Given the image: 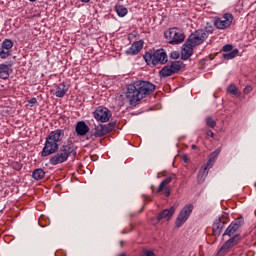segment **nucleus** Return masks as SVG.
I'll return each instance as SVG.
<instances>
[{"label": "nucleus", "mask_w": 256, "mask_h": 256, "mask_svg": "<svg viewBox=\"0 0 256 256\" xmlns=\"http://www.w3.org/2000/svg\"><path fill=\"white\" fill-rule=\"evenodd\" d=\"M155 91V84L149 81L138 80L133 84H129L126 91V99L130 105H135L141 99H145L147 95H151Z\"/></svg>", "instance_id": "1"}, {"label": "nucleus", "mask_w": 256, "mask_h": 256, "mask_svg": "<svg viewBox=\"0 0 256 256\" xmlns=\"http://www.w3.org/2000/svg\"><path fill=\"white\" fill-rule=\"evenodd\" d=\"M77 157V146L73 142H68L60 147V150L50 158V165H61L65 163L69 157Z\"/></svg>", "instance_id": "2"}, {"label": "nucleus", "mask_w": 256, "mask_h": 256, "mask_svg": "<svg viewBox=\"0 0 256 256\" xmlns=\"http://www.w3.org/2000/svg\"><path fill=\"white\" fill-rule=\"evenodd\" d=\"M223 235H228V237L231 238L219 249L217 253L218 256L227 255L231 247H235V245L241 241V235H239V225H229Z\"/></svg>", "instance_id": "3"}, {"label": "nucleus", "mask_w": 256, "mask_h": 256, "mask_svg": "<svg viewBox=\"0 0 256 256\" xmlns=\"http://www.w3.org/2000/svg\"><path fill=\"white\" fill-rule=\"evenodd\" d=\"M144 60L147 65H165L167 63V53L163 49H158L155 52H147L144 55Z\"/></svg>", "instance_id": "4"}, {"label": "nucleus", "mask_w": 256, "mask_h": 256, "mask_svg": "<svg viewBox=\"0 0 256 256\" xmlns=\"http://www.w3.org/2000/svg\"><path fill=\"white\" fill-rule=\"evenodd\" d=\"M164 37L170 45H181L185 41V33L177 27L166 30Z\"/></svg>", "instance_id": "5"}, {"label": "nucleus", "mask_w": 256, "mask_h": 256, "mask_svg": "<svg viewBox=\"0 0 256 256\" xmlns=\"http://www.w3.org/2000/svg\"><path fill=\"white\" fill-rule=\"evenodd\" d=\"M183 67V63L180 61H174L170 65H166L159 71L160 77H171V75H175V73H179L181 68Z\"/></svg>", "instance_id": "6"}, {"label": "nucleus", "mask_w": 256, "mask_h": 256, "mask_svg": "<svg viewBox=\"0 0 256 256\" xmlns=\"http://www.w3.org/2000/svg\"><path fill=\"white\" fill-rule=\"evenodd\" d=\"M233 23V14L226 13L221 18H215L214 25L217 29H229Z\"/></svg>", "instance_id": "7"}, {"label": "nucleus", "mask_w": 256, "mask_h": 256, "mask_svg": "<svg viewBox=\"0 0 256 256\" xmlns=\"http://www.w3.org/2000/svg\"><path fill=\"white\" fill-rule=\"evenodd\" d=\"M193 204H186L178 214L176 219V225H183V223L187 222V219L191 217V213H193Z\"/></svg>", "instance_id": "8"}, {"label": "nucleus", "mask_w": 256, "mask_h": 256, "mask_svg": "<svg viewBox=\"0 0 256 256\" xmlns=\"http://www.w3.org/2000/svg\"><path fill=\"white\" fill-rule=\"evenodd\" d=\"M206 39L207 33L201 30H196L188 37L187 41L188 43H191L193 47H197V45H201V43H203Z\"/></svg>", "instance_id": "9"}, {"label": "nucleus", "mask_w": 256, "mask_h": 256, "mask_svg": "<svg viewBox=\"0 0 256 256\" xmlns=\"http://www.w3.org/2000/svg\"><path fill=\"white\" fill-rule=\"evenodd\" d=\"M111 116L112 114L110 110L102 106L96 108L94 111V119H96V121H100L101 123H107V121L111 119Z\"/></svg>", "instance_id": "10"}, {"label": "nucleus", "mask_w": 256, "mask_h": 256, "mask_svg": "<svg viewBox=\"0 0 256 256\" xmlns=\"http://www.w3.org/2000/svg\"><path fill=\"white\" fill-rule=\"evenodd\" d=\"M58 150H59V144H56V142H53L49 140V138H46V142L42 149L41 155L42 157H49V155H53L54 153H57Z\"/></svg>", "instance_id": "11"}, {"label": "nucleus", "mask_w": 256, "mask_h": 256, "mask_svg": "<svg viewBox=\"0 0 256 256\" xmlns=\"http://www.w3.org/2000/svg\"><path fill=\"white\" fill-rule=\"evenodd\" d=\"M64 137H65V130L57 129V130L52 131L46 137V139H48L49 141H52V142L56 143L57 145H59L60 141H63Z\"/></svg>", "instance_id": "12"}, {"label": "nucleus", "mask_w": 256, "mask_h": 256, "mask_svg": "<svg viewBox=\"0 0 256 256\" xmlns=\"http://www.w3.org/2000/svg\"><path fill=\"white\" fill-rule=\"evenodd\" d=\"M195 46H193L188 40L183 44L182 51H181V59L183 61H187L193 55V49Z\"/></svg>", "instance_id": "13"}, {"label": "nucleus", "mask_w": 256, "mask_h": 256, "mask_svg": "<svg viewBox=\"0 0 256 256\" xmlns=\"http://www.w3.org/2000/svg\"><path fill=\"white\" fill-rule=\"evenodd\" d=\"M175 211H177V208H175V206L170 207L169 209H164L157 217L158 221H163V219H165V221H170L171 217H173V215H175Z\"/></svg>", "instance_id": "14"}, {"label": "nucleus", "mask_w": 256, "mask_h": 256, "mask_svg": "<svg viewBox=\"0 0 256 256\" xmlns=\"http://www.w3.org/2000/svg\"><path fill=\"white\" fill-rule=\"evenodd\" d=\"M141 49H143V41L142 40L136 41L131 45V47H129L126 50V55H130V56L138 55V53L141 52Z\"/></svg>", "instance_id": "15"}, {"label": "nucleus", "mask_w": 256, "mask_h": 256, "mask_svg": "<svg viewBox=\"0 0 256 256\" xmlns=\"http://www.w3.org/2000/svg\"><path fill=\"white\" fill-rule=\"evenodd\" d=\"M75 131L78 137H84L89 132V126H87L85 121H79L76 124Z\"/></svg>", "instance_id": "16"}, {"label": "nucleus", "mask_w": 256, "mask_h": 256, "mask_svg": "<svg viewBox=\"0 0 256 256\" xmlns=\"http://www.w3.org/2000/svg\"><path fill=\"white\" fill-rule=\"evenodd\" d=\"M67 91H69V88L62 82L56 86L55 95L59 98H63L64 95H67Z\"/></svg>", "instance_id": "17"}, {"label": "nucleus", "mask_w": 256, "mask_h": 256, "mask_svg": "<svg viewBox=\"0 0 256 256\" xmlns=\"http://www.w3.org/2000/svg\"><path fill=\"white\" fill-rule=\"evenodd\" d=\"M174 179H177V176L175 174H173V175L167 177L166 179H164L160 183L158 189L156 190V193H161L165 189V187H167L169 185V183H171V181H174Z\"/></svg>", "instance_id": "18"}, {"label": "nucleus", "mask_w": 256, "mask_h": 256, "mask_svg": "<svg viewBox=\"0 0 256 256\" xmlns=\"http://www.w3.org/2000/svg\"><path fill=\"white\" fill-rule=\"evenodd\" d=\"M9 71H11V66L0 64V79H9Z\"/></svg>", "instance_id": "19"}, {"label": "nucleus", "mask_w": 256, "mask_h": 256, "mask_svg": "<svg viewBox=\"0 0 256 256\" xmlns=\"http://www.w3.org/2000/svg\"><path fill=\"white\" fill-rule=\"evenodd\" d=\"M207 175H209V168H207V166H203L202 168H200L198 172V183H203Z\"/></svg>", "instance_id": "20"}, {"label": "nucleus", "mask_w": 256, "mask_h": 256, "mask_svg": "<svg viewBox=\"0 0 256 256\" xmlns=\"http://www.w3.org/2000/svg\"><path fill=\"white\" fill-rule=\"evenodd\" d=\"M108 130L105 128V126L99 124L98 126H95L94 135L96 137H103L104 135H107Z\"/></svg>", "instance_id": "21"}, {"label": "nucleus", "mask_w": 256, "mask_h": 256, "mask_svg": "<svg viewBox=\"0 0 256 256\" xmlns=\"http://www.w3.org/2000/svg\"><path fill=\"white\" fill-rule=\"evenodd\" d=\"M227 223H229V214L227 213L222 214L214 221V225H227Z\"/></svg>", "instance_id": "22"}, {"label": "nucleus", "mask_w": 256, "mask_h": 256, "mask_svg": "<svg viewBox=\"0 0 256 256\" xmlns=\"http://www.w3.org/2000/svg\"><path fill=\"white\" fill-rule=\"evenodd\" d=\"M32 177L35 179V181H41V179H45V171L41 168H38L33 171Z\"/></svg>", "instance_id": "23"}, {"label": "nucleus", "mask_w": 256, "mask_h": 256, "mask_svg": "<svg viewBox=\"0 0 256 256\" xmlns=\"http://www.w3.org/2000/svg\"><path fill=\"white\" fill-rule=\"evenodd\" d=\"M115 11H116L118 17H125V15H127V13H129L127 8L123 5H116Z\"/></svg>", "instance_id": "24"}, {"label": "nucleus", "mask_w": 256, "mask_h": 256, "mask_svg": "<svg viewBox=\"0 0 256 256\" xmlns=\"http://www.w3.org/2000/svg\"><path fill=\"white\" fill-rule=\"evenodd\" d=\"M239 55V49H234L231 52H226L223 54V59H226V61H229L231 59H235Z\"/></svg>", "instance_id": "25"}, {"label": "nucleus", "mask_w": 256, "mask_h": 256, "mask_svg": "<svg viewBox=\"0 0 256 256\" xmlns=\"http://www.w3.org/2000/svg\"><path fill=\"white\" fill-rule=\"evenodd\" d=\"M206 125L211 129H215V127H217V122L211 116H208L206 117Z\"/></svg>", "instance_id": "26"}, {"label": "nucleus", "mask_w": 256, "mask_h": 256, "mask_svg": "<svg viewBox=\"0 0 256 256\" xmlns=\"http://www.w3.org/2000/svg\"><path fill=\"white\" fill-rule=\"evenodd\" d=\"M2 48L7 49L8 51H11L13 48V41L9 39H5L2 43Z\"/></svg>", "instance_id": "27"}, {"label": "nucleus", "mask_w": 256, "mask_h": 256, "mask_svg": "<svg viewBox=\"0 0 256 256\" xmlns=\"http://www.w3.org/2000/svg\"><path fill=\"white\" fill-rule=\"evenodd\" d=\"M11 51L7 50L6 48H3V46L0 48V57L1 59H7V57L10 55Z\"/></svg>", "instance_id": "28"}, {"label": "nucleus", "mask_w": 256, "mask_h": 256, "mask_svg": "<svg viewBox=\"0 0 256 256\" xmlns=\"http://www.w3.org/2000/svg\"><path fill=\"white\" fill-rule=\"evenodd\" d=\"M219 153H221V148H217L214 152H212L209 156L210 159H214L215 161L219 157Z\"/></svg>", "instance_id": "29"}, {"label": "nucleus", "mask_w": 256, "mask_h": 256, "mask_svg": "<svg viewBox=\"0 0 256 256\" xmlns=\"http://www.w3.org/2000/svg\"><path fill=\"white\" fill-rule=\"evenodd\" d=\"M222 51L224 53H231V51H234L233 50V45H231V44L224 45L223 48H222Z\"/></svg>", "instance_id": "30"}, {"label": "nucleus", "mask_w": 256, "mask_h": 256, "mask_svg": "<svg viewBox=\"0 0 256 256\" xmlns=\"http://www.w3.org/2000/svg\"><path fill=\"white\" fill-rule=\"evenodd\" d=\"M245 221L243 220V217H238L235 219V221L231 222L230 225H243Z\"/></svg>", "instance_id": "31"}, {"label": "nucleus", "mask_w": 256, "mask_h": 256, "mask_svg": "<svg viewBox=\"0 0 256 256\" xmlns=\"http://www.w3.org/2000/svg\"><path fill=\"white\" fill-rule=\"evenodd\" d=\"M222 229H223V226H219V225L213 226L214 235H221V230Z\"/></svg>", "instance_id": "32"}, {"label": "nucleus", "mask_w": 256, "mask_h": 256, "mask_svg": "<svg viewBox=\"0 0 256 256\" xmlns=\"http://www.w3.org/2000/svg\"><path fill=\"white\" fill-rule=\"evenodd\" d=\"M227 91L231 93V95H237V87L233 84L228 87Z\"/></svg>", "instance_id": "33"}, {"label": "nucleus", "mask_w": 256, "mask_h": 256, "mask_svg": "<svg viewBox=\"0 0 256 256\" xmlns=\"http://www.w3.org/2000/svg\"><path fill=\"white\" fill-rule=\"evenodd\" d=\"M213 165H215V159L209 158L207 161V164L204 165V167H207V169H211V167H213Z\"/></svg>", "instance_id": "34"}, {"label": "nucleus", "mask_w": 256, "mask_h": 256, "mask_svg": "<svg viewBox=\"0 0 256 256\" xmlns=\"http://www.w3.org/2000/svg\"><path fill=\"white\" fill-rule=\"evenodd\" d=\"M213 165H215V159L209 158L207 161V164L204 165V167H207V169H211V167H213Z\"/></svg>", "instance_id": "35"}, {"label": "nucleus", "mask_w": 256, "mask_h": 256, "mask_svg": "<svg viewBox=\"0 0 256 256\" xmlns=\"http://www.w3.org/2000/svg\"><path fill=\"white\" fill-rule=\"evenodd\" d=\"M203 31L204 33H206V38L209 37V35H211V33H213V28L212 27H208L205 30H200Z\"/></svg>", "instance_id": "36"}, {"label": "nucleus", "mask_w": 256, "mask_h": 256, "mask_svg": "<svg viewBox=\"0 0 256 256\" xmlns=\"http://www.w3.org/2000/svg\"><path fill=\"white\" fill-rule=\"evenodd\" d=\"M251 91H253V87H251V86H246L244 88V94L245 95H249V93H251Z\"/></svg>", "instance_id": "37"}, {"label": "nucleus", "mask_w": 256, "mask_h": 256, "mask_svg": "<svg viewBox=\"0 0 256 256\" xmlns=\"http://www.w3.org/2000/svg\"><path fill=\"white\" fill-rule=\"evenodd\" d=\"M164 194H165L166 197H169V195H171V188L165 186Z\"/></svg>", "instance_id": "38"}, {"label": "nucleus", "mask_w": 256, "mask_h": 256, "mask_svg": "<svg viewBox=\"0 0 256 256\" xmlns=\"http://www.w3.org/2000/svg\"><path fill=\"white\" fill-rule=\"evenodd\" d=\"M181 159L184 163H189V157H187V154L182 155Z\"/></svg>", "instance_id": "39"}, {"label": "nucleus", "mask_w": 256, "mask_h": 256, "mask_svg": "<svg viewBox=\"0 0 256 256\" xmlns=\"http://www.w3.org/2000/svg\"><path fill=\"white\" fill-rule=\"evenodd\" d=\"M206 135L208 136V137H215V133H213V131H211V130H208V131H206Z\"/></svg>", "instance_id": "40"}, {"label": "nucleus", "mask_w": 256, "mask_h": 256, "mask_svg": "<svg viewBox=\"0 0 256 256\" xmlns=\"http://www.w3.org/2000/svg\"><path fill=\"white\" fill-rule=\"evenodd\" d=\"M28 103H30V105H35L37 103V98H31Z\"/></svg>", "instance_id": "41"}, {"label": "nucleus", "mask_w": 256, "mask_h": 256, "mask_svg": "<svg viewBox=\"0 0 256 256\" xmlns=\"http://www.w3.org/2000/svg\"><path fill=\"white\" fill-rule=\"evenodd\" d=\"M171 57H172L173 59H177V57H179V53H177V52H172V53H171Z\"/></svg>", "instance_id": "42"}, {"label": "nucleus", "mask_w": 256, "mask_h": 256, "mask_svg": "<svg viewBox=\"0 0 256 256\" xmlns=\"http://www.w3.org/2000/svg\"><path fill=\"white\" fill-rule=\"evenodd\" d=\"M144 200H145V201H151V198H149V197H147V196L144 195Z\"/></svg>", "instance_id": "43"}, {"label": "nucleus", "mask_w": 256, "mask_h": 256, "mask_svg": "<svg viewBox=\"0 0 256 256\" xmlns=\"http://www.w3.org/2000/svg\"><path fill=\"white\" fill-rule=\"evenodd\" d=\"M82 1V3H89V1H91V0H81Z\"/></svg>", "instance_id": "44"}, {"label": "nucleus", "mask_w": 256, "mask_h": 256, "mask_svg": "<svg viewBox=\"0 0 256 256\" xmlns=\"http://www.w3.org/2000/svg\"><path fill=\"white\" fill-rule=\"evenodd\" d=\"M192 149L195 151V149H197V145H192Z\"/></svg>", "instance_id": "45"}, {"label": "nucleus", "mask_w": 256, "mask_h": 256, "mask_svg": "<svg viewBox=\"0 0 256 256\" xmlns=\"http://www.w3.org/2000/svg\"><path fill=\"white\" fill-rule=\"evenodd\" d=\"M143 209H145V205L142 206V208L140 209L139 213L143 212Z\"/></svg>", "instance_id": "46"}, {"label": "nucleus", "mask_w": 256, "mask_h": 256, "mask_svg": "<svg viewBox=\"0 0 256 256\" xmlns=\"http://www.w3.org/2000/svg\"><path fill=\"white\" fill-rule=\"evenodd\" d=\"M31 3H35V1H37V0H29Z\"/></svg>", "instance_id": "47"}, {"label": "nucleus", "mask_w": 256, "mask_h": 256, "mask_svg": "<svg viewBox=\"0 0 256 256\" xmlns=\"http://www.w3.org/2000/svg\"><path fill=\"white\" fill-rule=\"evenodd\" d=\"M16 169H17V171H19L21 169V166H18Z\"/></svg>", "instance_id": "48"}]
</instances>
